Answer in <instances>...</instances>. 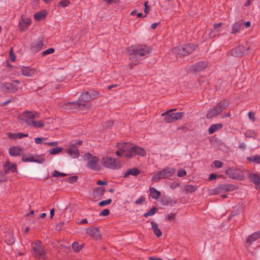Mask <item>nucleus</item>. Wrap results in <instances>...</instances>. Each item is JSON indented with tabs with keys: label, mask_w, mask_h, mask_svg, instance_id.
Returning <instances> with one entry per match:
<instances>
[{
	"label": "nucleus",
	"mask_w": 260,
	"mask_h": 260,
	"mask_svg": "<svg viewBox=\"0 0 260 260\" xmlns=\"http://www.w3.org/2000/svg\"><path fill=\"white\" fill-rule=\"evenodd\" d=\"M243 24V22L242 20L235 22L232 27L231 33L232 34H236L239 32Z\"/></svg>",
	"instance_id": "a878e982"
},
{
	"label": "nucleus",
	"mask_w": 260,
	"mask_h": 260,
	"mask_svg": "<svg viewBox=\"0 0 260 260\" xmlns=\"http://www.w3.org/2000/svg\"><path fill=\"white\" fill-rule=\"evenodd\" d=\"M173 168L167 167L156 173L152 178V181L157 182L160 179L168 178L172 176L175 173Z\"/></svg>",
	"instance_id": "6e6552de"
},
{
	"label": "nucleus",
	"mask_w": 260,
	"mask_h": 260,
	"mask_svg": "<svg viewBox=\"0 0 260 260\" xmlns=\"http://www.w3.org/2000/svg\"><path fill=\"white\" fill-rule=\"evenodd\" d=\"M23 152V149L18 146L11 147L9 149L11 156H19Z\"/></svg>",
	"instance_id": "5701e85b"
},
{
	"label": "nucleus",
	"mask_w": 260,
	"mask_h": 260,
	"mask_svg": "<svg viewBox=\"0 0 260 260\" xmlns=\"http://www.w3.org/2000/svg\"><path fill=\"white\" fill-rule=\"evenodd\" d=\"M260 238V232H256L252 234L251 235L249 236L246 240L245 243V246L246 247L248 248L251 246L253 243L256 241L258 239Z\"/></svg>",
	"instance_id": "f3484780"
},
{
	"label": "nucleus",
	"mask_w": 260,
	"mask_h": 260,
	"mask_svg": "<svg viewBox=\"0 0 260 260\" xmlns=\"http://www.w3.org/2000/svg\"><path fill=\"white\" fill-rule=\"evenodd\" d=\"M17 84L11 82L0 83V92L4 93H13L18 90Z\"/></svg>",
	"instance_id": "f8f14e48"
},
{
	"label": "nucleus",
	"mask_w": 260,
	"mask_h": 260,
	"mask_svg": "<svg viewBox=\"0 0 260 260\" xmlns=\"http://www.w3.org/2000/svg\"><path fill=\"white\" fill-rule=\"evenodd\" d=\"M69 0H61L58 4V8H65L70 4Z\"/></svg>",
	"instance_id": "a19ab883"
},
{
	"label": "nucleus",
	"mask_w": 260,
	"mask_h": 260,
	"mask_svg": "<svg viewBox=\"0 0 260 260\" xmlns=\"http://www.w3.org/2000/svg\"><path fill=\"white\" fill-rule=\"evenodd\" d=\"M197 45L194 44L181 45L174 49V51L180 56H187L192 53L197 48Z\"/></svg>",
	"instance_id": "39448f33"
},
{
	"label": "nucleus",
	"mask_w": 260,
	"mask_h": 260,
	"mask_svg": "<svg viewBox=\"0 0 260 260\" xmlns=\"http://www.w3.org/2000/svg\"><path fill=\"white\" fill-rule=\"evenodd\" d=\"M141 173V171L136 168L128 169L124 175V178H127L129 175L137 176Z\"/></svg>",
	"instance_id": "bb28decb"
},
{
	"label": "nucleus",
	"mask_w": 260,
	"mask_h": 260,
	"mask_svg": "<svg viewBox=\"0 0 260 260\" xmlns=\"http://www.w3.org/2000/svg\"><path fill=\"white\" fill-rule=\"evenodd\" d=\"M55 51V49L53 48H49L42 52V55L43 56H46L48 54H52L54 53Z\"/></svg>",
	"instance_id": "a18cd8bd"
},
{
	"label": "nucleus",
	"mask_w": 260,
	"mask_h": 260,
	"mask_svg": "<svg viewBox=\"0 0 260 260\" xmlns=\"http://www.w3.org/2000/svg\"><path fill=\"white\" fill-rule=\"evenodd\" d=\"M91 105H87L81 102L76 101L64 103L63 108L69 112L72 110H86L91 107Z\"/></svg>",
	"instance_id": "423d86ee"
},
{
	"label": "nucleus",
	"mask_w": 260,
	"mask_h": 260,
	"mask_svg": "<svg viewBox=\"0 0 260 260\" xmlns=\"http://www.w3.org/2000/svg\"><path fill=\"white\" fill-rule=\"evenodd\" d=\"M235 186L232 184H221L216 187L214 189V191L216 193H219L222 192H226L233 191L235 189Z\"/></svg>",
	"instance_id": "dca6fc26"
},
{
	"label": "nucleus",
	"mask_w": 260,
	"mask_h": 260,
	"mask_svg": "<svg viewBox=\"0 0 260 260\" xmlns=\"http://www.w3.org/2000/svg\"><path fill=\"white\" fill-rule=\"evenodd\" d=\"M21 160L23 162H33L43 164L45 161V158L41 156L38 157L37 158H35L33 156H30L29 157L23 156Z\"/></svg>",
	"instance_id": "412c9836"
},
{
	"label": "nucleus",
	"mask_w": 260,
	"mask_h": 260,
	"mask_svg": "<svg viewBox=\"0 0 260 260\" xmlns=\"http://www.w3.org/2000/svg\"><path fill=\"white\" fill-rule=\"evenodd\" d=\"M250 49V47H248L246 49L242 45H239L231 50V55L235 57H241L243 55H247L249 53Z\"/></svg>",
	"instance_id": "ddd939ff"
},
{
	"label": "nucleus",
	"mask_w": 260,
	"mask_h": 260,
	"mask_svg": "<svg viewBox=\"0 0 260 260\" xmlns=\"http://www.w3.org/2000/svg\"><path fill=\"white\" fill-rule=\"evenodd\" d=\"M86 233L95 240H100L101 235L99 228L98 227L90 226L85 229Z\"/></svg>",
	"instance_id": "2eb2a0df"
},
{
	"label": "nucleus",
	"mask_w": 260,
	"mask_h": 260,
	"mask_svg": "<svg viewBox=\"0 0 260 260\" xmlns=\"http://www.w3.org/2000/svg\"><path fill=\"white\" fill-rule=\"evenodd\" d=\"M122 146H123V143H118V150L115 152V154L118 156H119V157L123 156V157H124V154H125V152L122 151V150H121V148H122Z\"/></svg>",
	"instance_id": "f704fd0d"
},
{
	"label": "nucleus",
	"mask_w": 260,
	"mask_h": 260,
	"mask_svg": "<svg viewBox=\"0 0 260 260\" xmlns=\"http://www.w3.org/2000/svg\"><path fill=\"white\" fill-rule=\"evenodd\" d=\"M230 105L228 100H223L218 103L215 106L209 110L206 117L207 119H211L219 115L222 111Z\"/></svg>",
	"instance_id": "20e7f679"
},
{
	"label": "nucleus",
	"mask_w": 260,
	"mask_h": 260,
	"mask_svg": "<svg viewBox=\"0 0 260 260\" xmlns=\"http://www.w3.org/2000/svg\"><path fill=\"white\" fill-rule=\"evenodd\" d=\"M144 6H145V9H144V12L145 13V15L144 17L146 16L149 13V8H150V6H149L148 5V2H145V3H144Z\"/></svg>",
	"instance_id": "603ef678"
},
{
	"label": "nucleus",
	"mask_w": 260,
	"mask_h": 260,
	"mask_svg": "<svg viewBox=\"0 0 260 260\" xmlns=\"http://www.w3.org/2000/svg\"><path fill=\"white\" fill-rule=\"evenodd\" d=\"M217 177V175L215 174L212 173L211 175H210L209 177V180H213L215 179H216Z\"/></svg>",
	"instance_id": "338daca9"
},
{
	"label": "nucleus",
	"mask_w": 260,
	"mask_h": 260,
	"mask_svg": "<svg viewBox=\"0 0 260 260\" xmlns=\"http://www.w3.org/2000/svg\"><path fill=\"white\" fill-rule=\"evenodd\" d=\"M62 150H63L62 147H57L55 148H52L48 150V151H49V154H52V155H55V154H57L61 152L62 151Z\"/></svg>",
	"instance_id": "473e14b6"
},
{
	"label": "nucleus",
	"mask_w": 260,
	"mask_h": 260,
	"mask_svg": "<svg viewBox=\"0 0 260 260\" xmlns=\"http://www.w3.org/2000/svg\"><path fill=\"white\" fill-rule=\"evenodd\" d=\"M176 109H172L161 114V116H165V120L167 123L174 122L177 120L180 119L184 115L183 112L173 113V111Z\"/></svg>",
	"instance_id": "9d476101"
},
{
	"label": "nucleus",
	"mask_w": 260,
	"mask_h": 260,
	"mask_svg": "<svg viewBox=\"0 0 260 260\" xmlns=\"http://www.w3.org/2000/svg\"><path fill=\"white\" fill-rule=\"evenodd\" d=\"M151 224L154 234L157 237H160L161 236L162 233L158 228V224L153 221L151 222Z\"/></svg>",
	"instance_id": "cd10ccee"
},
{
	"label": "nucleus",
	"mask_w": 260,
	"mask_h": 260,
	"mask_svg": "<svg viewBox=\"0 0 260 260\" xmlns=\"http://www.w3.org/2000/svg\"><path fill=\"white\" fill-rule=\"evenodd\" d=\"M145 201V198L144 197H141L138 198L136 201L135 203L137 205H141Z\"/></svg>",
	"instance_id": "864d4df0"
},
{
	"label": "nucleus",
	"mask_w": 260,
	"mask_h": 260,
	"mask_svg": "<svg viewBox=\"0 0 260 260\" xmlns=\"http://www.w3.org/2000/svg\"><path fill=\"white\" fill-rule=\"evenodd\" d=\"M82 144V141L80 140H77L72 141V144L70 146L77 147V145H80Z\"/></svg>",
	"instance_id": "8fccbe9b"
},
{
	"label": "nucleus",
	"mask_w": 260,
	"mask_h": 260,
	"mask_svg": "<svg viewBox=\"0 0 260 260\" xmlns=\"http://www.w3.org/2000/svg\"><path fill=\"white\" fill-rule=\"evenodd\" d=\"M248 178L255 185L260 184V177L257 174L250 173L248 175Z\"/></svg>",
	"instance_id": "c756f323"
},
{
	"label": "nucleus",
	"mask_w": 260,
	"mask_h": 260,
	"mask_svg": "<svg viewBox=\"0 0 260 260\" xmlns=\"http://www.w3.org/2000/svg\"><path fill=\"white\" fill-rule=\"evenodd\" d=\"M102 163L105 167L109 169L115 170L121 168L120 161L111 157L103 158Z\"/></svg>",
	"instance_id": "9b49d317"
},
{
	"label": "nucleus",
	"mask_w": 260,
	"mask_h": 260,
	"mask_svg": "<svg viewBox=\"0 0 260 260\" xmlns=\"http://www.w3.org/2000/svg\"><path fill=\"white\" fill-rule=\"evenodd\" d=\"M121 150L125 152L124 154L125 158H131L136 155L140 156L146 155V151L143 148L130 143H123Z\"/></svg>",
	"instance_id": "f257e3e1"
},
{
	"label": "nucleus",
	"mask_w": 260,
	"mask_h": 260,
	"mask_svg": "<svg viewBox=\"0 0 260 260\" xmlns=\"http://www.w3.org/2000/svg\"><path fill=\"white\" fill-rule=\"evenodd\" d=\"M36 70L28 67H23L21 68L22 74L26 77H31L36 73Z\"/></svg>",
	"instance_id": "b1692460"
},
{
	"label": "nucleus",
	"mask_w": 260,
	"mask_h": 260,
	"mask_svg": "<svg viewBox=\"0 0 260 260\" xmlns=\"http://www.w3.org/2000/svg\"><path fill=\"white\" fill-rule=\"evenodd\" d=\"M31 246L32 249V254L36 258L46 259V251L44 248L42 246L40 241H36L32 244Z\"/></svg>",
	"instance_id": "0eeeda50"
},
{
	"label": "nucleus",
	"mask_w": 260,
	"mask_h": 260,
	"mask_svg": "<svg viewBox=\"0 0 260 260\" xmlns=\"http://www.w3.org/2000/svg\"><path fill=\"white\" fill-rule=\"evenodd\" d=\"M149 191L150 196L152 197V198L155 200L158 199L160 196V192L153 187H150L149 188Z\"/></svg>",
	"instance_id": "7c9ffc66"
},
{
	"label": "nucleus",
	"mask_w": 260,
	"mask_h": 260,
	"mask_svg": "<svg viewBox=\"0 0 260 260\" xmlns=\"http://www.w3.org/2000/svg\"><path fill=\"white\" fill-rule=\"evenodd\" d=\"M85 156L87 158L86 166L90 170L98 171L101 170V167L98 164L99 158L96 156L92 155L89 153H86Z\"/></svg>",
	"instance_id": "1a4fd4ad"
},
{
	"label": "nucleus",
	"mask_w": 260,
	"mask_h": 260,
	"mask_svg": "<svg viewBox=\"0 0 260 260\" xmlns=\"http://www.w3.org/2000/svg\"><path fill=\"white\" fill-rule=\"evenodd\" d=\"M72 249L75 252H78L82 248V245H79L77 242H74L72 245Z\"/></svg>",
	"instance_id": "e433bc0d"
},
{
	"label": "nucleus",
	"mask_w": 260,
	"mask_h": 260,
	"mask_svg": "<svg viewBox=\"0 0 260 260\" xmlns=\"http://www.w3.org/2000/svg\"><path fill=\"white\" fill-rule=\"evenodd\" d=\"M10 57L11 58V61H15L16 60L15 56L13 52V49L11 48L10 50Z\"/></svg>",
	"instance_id": "4d7b16f0"
},
{
	"label": "nucleus",
	"mask_w": 260,
	"mask_h": 260,
	"mask_svg": "<svg viewBox=\"0 0 260 260\" xmlns=\"http://www.w3.org/2000/svg\"><path fill=\"white\" fill-rule=\"evenodd\" d=\"M167 218L169 220H174L175 218V214L171 212L170 214H168Z\"/></svg>",
	"instance_id": "052dcab7"
},
{
	"label": "nucleus",
	"mask_w": 260,
	"mask_h": 260,
	"mask_svg": "<svg viewBox=\"0 0 260 260\" xmlns=\"http://www.w3.org/2000/svg\"><path fill=\"white\" fill-rule=\"evenodd\" d=\"M34 17L35 20H40V19L44 18L45 17V15L43 12L40 11L35 13Z\"/></svg>",
	"instance_id": "79ce46f5"
},
{
	"label": "nucleus",
	"mask_w": 260,
	"mask_h": 260,
	"mask_svg": "<svg viewBox=\"0 0 260 260\" xmlns=\"http://www.w3.org/2000/svg\"><path fill=\"white\" fill-rule=\"evenodd\" d=\"M248 117L249 118L251 119L253 121H255V117L254 114L251 112H249L248 113Z\"/></svg>",
	"instance_id": "69168bd1"
},
{
	"label": "nucleus",
	"mask_w": 260,
	"mask_h": 260,
	"mask_svg": "<svg viewBox=\"0 0 260 260\" xmlns=\"http://www.w3.org/2000/svg\"><path fill=\"white\" fill-rule=\"evenodd\" d=\"M214 167L217 168H221L223 166V162L220 160H216L213 162Z\"/></svg>",
	"instance_id": "09e8293b"
},
{
	"label": "nucleus",
	"mask_w": 260,
	"mask_h": 260,
	"mask_svg": "<svg viewBox=\"0 0 260 260\" xmlns=\"http://www.w3.org/2000/svg\"><path fill=\"white\" fill-rule=\"evenodd\" d=\"M223 127L222 123H216L212 124L208 129L209 134H212L216 131L221 129Z\"/></svg>",
	"instance_id": "c85d7f7f"
},
{
	"label": "nucleus",
	"mask_w": 260,
	"mask_h": 260,
	"mask_svg": "<svg viewBox=\"0 0 260 260\" xmlns=\"http://www.w3.org/2000/svg\"><path fill=\"white\" fill-rule=\"evenodd\" d=\"M151 50L152 49L149 46L143 45H138L129 53V58L132 60L138 61L141 59V57L149 54Z\"/></svg>",
	"instance_id": "7ed1b4c3"
},
{
	"label": "nucleus",
	"mask_w": 260,
	"mask_h": 260,
	"mask_svg": "<svg viewBox=\"0 0 260 260\" xmlns=\"http://www.w3.org/2000/svg\"><path fill=\"white\" fill-rule=\"evenodd\" d=\"M112 202V200L111 199H108L106 200L101 201L99 203V206L100 207H103L107 205H109L111 204Z\"/></svg>",
	"instance_id": "49530a36"
},
{
	"label": "nucleus",
	"mask_w": 260,
	"mask_h": 260,
	"mask_svg": "<svg viewBox=\"0 0 260 260\" xmlns=\"http://www.w3.org/2000/svg\"><path fill=\"white\" fill-rule=\"evenodd\" d=\"M184 189L187 193H192L197 190V187L195 186L188 184L185 186Z\"/></svg>",
	"instance_id": "4c0bfd02"
},
{
	"label": "nucleus",
	"mask_w": 260,
	"mask_h": 260,
	"mask_svg": "<svg viewBox=\"0 0 260 260\" xmlns=\"http://www.w3.org/2000/svg\"><path fill=\"white\" fill-rule=\"evenodd\" d=\"M8 170L12 172H15L17 170V167L15 165H11L9 167Z\"/></svg>",
	"instance_id": "13d9d810"
},
{
	"label": "nucleus",
	"mask_w": 260,
	"mask_h": 260,
	"mask_svg": "<svg viewBox=\"0 0 260 260\" xmlns=\"http://www.w3.org/2000/svg\"><path fill=\"white\" fill-rule=\"evenodd\" d=\"M186 175V172L185 170L183 169H180L178 170L177 172V176L180 177H182L185 176Z\"/></svg>",
	"instance_id": "5fc2aeb1"
},
{
	"label": "nucleus",
	"mask_w": 260,
	"mask_h": 260,
	"mask_svg": "<svg viewBox=\"0 0 260 260\" xmlns=\"http://www.w3.org/2000/svg\"><path fill=\"white\" fill-rule=\"evenodd\" d=\"M208 62L200 61L189 67V70L193 72H199L204 70L208 66Z\"/></svg>",
	"instance_id": "4468645a"
},
{
	"label": "nucleus",
	"mask_w": 260,
	"mask_h": 260,
	"mask_svg": "<svg viewBox=\"0 0 260 260\" xmlns=\"http://www.w3.org/2000/svg\"><path fill=\"white\" fill-rule=\"evenodd\" d=\"M238 147H239V148H240L243 150H244L246 149V146L244 143H241Z\"/></svg>",
	"instance_id": "774afa93"
},
{
	"label": "nucleus",
	"mask_w": 260,
	"mask_h": 260,
	"mask_svg": "<svg viewBox=\"0 0 260 260\" xmlns=\"http://www.w3.org/2000/svg\"><path fill=\"white\" fill-rule=\"evenodd\" d=\"M17 133H8V136L9 138L11 139H16L17 138Z\"/></svg>",
	"instance_id": "0e129e2a"
},
{
	"label": "nucleus",
	"mask_w": 260,
	"mask_h": 260,
	"mask_svg": "<svg viewBox=\"0 0 260 260\" xmlns=\"http://www.w3.org/2000/svg\"><path fill=\"white\" fill-rule=\"evenodd\" d=\"M43 46V43L40 40H37L33 42L30 46V50L32 52H37L40 50Z\"/></svg>",
	"instance_id": "4be33fe9"
},
{
	"label": "nucleus",
	"mask_w": 260,
	"mask_h": 260,
	"mask_svg": "<svg viewBox=\"0 0 260 260\" xmlns=\"http://www.w3.org/2000/svg\"><path fill=\"white\" fill-rule=\"evenodd\" d=\"M161 203L165 206H168L173 203V200L171 198L164 197L161 199Z\"/></svg>",
	"instance_id": "58836bf2"
},
{
	"label": "nucleus",
	"mask_w": 260,
	"mask_h": 260,
	"mask_svg": "<svg viewBox=\"0 0 260 260\" xmlns=\"http://www.w3.org/2000/svg\"><path fill=\"white\" fill-rule=\"evenodd\" d=\"M17 138L21 139L23 137H27L28 136L27 134H23L22 133H17Z\"/></svg>",
	"instance_id": "680f3d73"
},
{
	"label": "nucleus",
	"mask_w": 260,
	"mask_h": 260,
	"mask_svg": "<svg viewBox=\"0 0 260 260\" xmlns=\"http://www.w3.org/2000/svg\"><path fill=\"white\" fill-rule=\"evenodd\" d=\"M78 179V176L75 175L67 178L66 179V181L70 183H74V182H76L77 181Z\"/></svg>",
	"instance_id": "c03bdc74"
},
{
	"label": "nucleus",
	"mask_w": 260,
	"mask_h": 260,
	"mask_svg": "<svg viewBox=\"0 0 260 260\" xmlns=\"http://www.w3.org/2000/svg\"><path fill=\"white\" fill-rule=\"evenodd\" d=\"M24 121L30 127L41 128L44 126V122L42 120H36L39 118V114L37 112L26 111L24 112Z\"/></svg>",
	"instance_id": "f03ea898"
},
{
	"label": "nucleus",
	"mask_w": 260,
	"mask_h": 260,
	"mask_svg": "<svg viewBox=\"0 0 260 260\" xmlns=\"http://www.w3.org/2000/svg\"><path fill=\"white\" fill-rule=\"evenodd\" d=\"M66 175H67L66 174L60 173L56 170H54L52 173L53 177H59V176L64 177V176H66Z\"/></svg>",
	"instance_id": "de8ad7c7"
},
{
	"label": "nucleus",
	"mask_w": 260,
	"mask_h": 260,
	"mask_svg": "<svg viewBox=\"0 0 260 260\" xmlns=\"http://www.w3.org/2000/svg\"><path fill=\"white\" fill-rule=\"evenodd\" d=\"M105 191L104 187H99L94 189V192L99 196H103Z\"/></svg>",
	"instance_id": "ea45409f"
},
{
	"label": "nucleus",
	"mask_w": 260,
	"mask_h": 260,
	"mask_svg": "<svg viewBox=\"0 0 260 260\" xmlns=\"http://www.w3.org/2000/svg\"><path fill=\"white\" fill-rule=\"evenodd\" d=\"M45 139H46L45 138L38 137V138H35V142L36 144H39L42 143L43 140H45Z\"/></svg>",
	"instance_id": "bf43d9fd"
},
{
	"label": "nucleus",
	"mask_w": 260,
	"mask_h": 260,
	"mask_svg": "<svg viewBox=\"0 0 260 260\" xmlns=\"http://www.w3.org/2000/svg\"><path fill=\"white\" fill-rule=\"evenodd\" d=\"M109 213H110V211L109 210V209H105L100 213L99 215L106 216L108 215L109 214Z\"/></svg>",
	"instance_id": "6e6d98bb"
},
{
	"label": "nucleus",
	"mask_w": 260,
	"mask_h": 260,
	"mask_svg": "<svg viewBox=\"0 0 260 260\" xmlns=\"http://www.w3.org/2000/svg\"><path fill=\"white\" fill-rule=\"evenodd\" d=\"M31 23V19L29 18H23L22 17L21 20L19 22V29L21 32L27 30Z\"/></svg>",
	"instance_id": "a211bd4d"
},
{
	"label": "nucleus",
	"mask_w": 260,
	"mask_h": 260,
	"mask_svg": "<svg viewBox=\"0 0 260 260\" xmlns=\"http://www.w3.org/2000/svg\"><path fill=\"white\" fill-rule=\"evenodd\" d=\"M157 211V208L154 206L151 208L150 210L144 214L143 216L145 217H148L150 216L154 215Z\"/></svg>",
	"instance_id": "c9c22d12"
},
{
	"label": "nucleus",
	"mask_w": 260,
	"mask_h": 260,
	"mask_svg": "<svg viewBox=\"0 0 260 260\" xmlns=\"http://www.w3.org/2000/svg\"><path fill=\"white\" fill-rule=\"evenodd\" d=\"M179 185H180V184L179 183L173 182L171 184L170 187L172 189H175V188H177V187H178Z\"/></svg>",
	"instance_id": "e2e57ef3"
},
{
	"label": "nucleus",
	"mask_w": 260,
	"mask_h": 260,
	"mask_svg": "<svg viewBox=\"0 0 260 260\" xmlns=\"http://www.w3.org/2000/svg\"><path fill=\"white\" fill-rule=\"evenodd\" d=\"M90 98L89 96L88 91H84L80 94L79 100L78 102H81L82 103L86 104V103L90 102Z\"/></svg>",
	"instance_id": "393cba45"
},
{
	"label": "nucleus",
	"mask_w": 260,
	"mask_h": 260,
	"mask_svg": "<svg viewBox=\"0 0 260 260\" xmlns=\"http://www.w3.org/2000/svg\"><path fill=\"white\" fill-rule=\"evenodd\" d=\"M89 96L90 98V100H94L99 96L100 93L94 90H89L88 91Z\"/></svg>",
	"instance_id": "72a5a7b5"
},
{
	"label": "nucleus",
	"mask_w": 260,
	"mask_h": 260,
	"mask_svg": "<svg viewBox=\"0 0 260 260\" xmlns=\"http://www.w3.org/2000/svg\"><path fill=\"white\" fill-rule=\"evenodd\" d=\"M66 152L73 158H77L79 156V151L77 147L70 146L67 149Z\"/></svg>",
	"instance_id": "aec40b11"
},
{
	"label": "nucleus",
	"mask_w": 260,
	"mask_h": 260,
	"mask_svg": "<svg viewBox=\"0 0 260 260\" xmlns=\"http://www.w3.org/2000/svg\"><path fill=\"white\" fill-rule=\"evenodd\" d=\"M7 180L6 173L0 170V182H4Z\"/></svg>",
	"instance_id": "3c124183"
},
{
	"label": "nucleus",
	"mask_w": 260,
	"mask_h": 260,
	"mask_svg": "<svg viewBox=\"0 0 260 260\" xmlns=\"http://www.w3.org/2000/svg\"><path fill=\"white\" fill-rule=\"evenodd\" d=\"M246 138H255V133L253 130H247L244 133Z\"/></svg>",
	"instance_id": "37998d69"
},
{
	"label": "nucleus",
	"mask_w": 260,
	"mask_h": 260,
	"mask_svg": "<svg viewBox=\"0 0 260 260\" xmlns=\"http://www.w3.org/2000/svg\"><path fill=\"white\" fill-rule=\"evenodd\" d=\"M225 173L229 177L234 179L241 180L243 179V177L241 175L236 173L234 167H229L225 171Z\"/></svg>",
	"instance_id": "6ab92c4d"
},
{
	"label": "nucleus",
	"mask_w": 260,
	"mask_h": 260,
	"mask_svg": "<svg viewBox=\"0 0 260 260\" xmlns=\"http://www.w3.org/2000/svg\"><path fill=\"white\" fill-rule=\"evenodd\" d=\"M247 159L249 161L260 164V155L258 154H255L252 156L247 157Z\"/></svg>",
	"instance_id": "2f4dec72"
}]
</instances>
